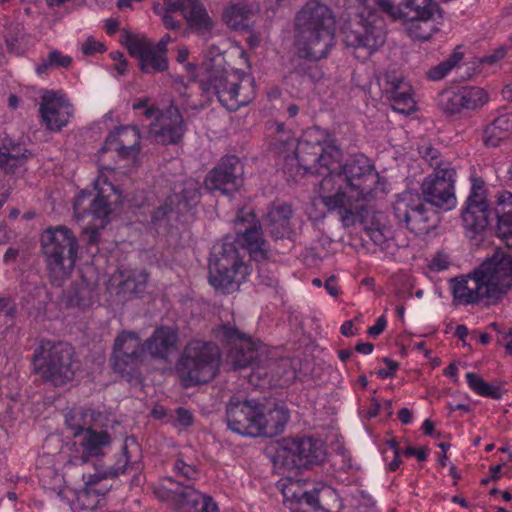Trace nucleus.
<instances>
[{"label":"nucleus","instance_id":"obj_1","mask_svg":"<svg viewBox=\"0 0 512 512\" xmlns=\"http://www.w3.org/2000/svg\"><path fill=\"white\" fill-rule=\"evenodd\" d=\"M296 157L305 173L323 176L317 190L321 203L344 227L355 224L364 203L387 192V182L364 155L342 164V152L335 145L303 140L297 145Z\"/></svg>","mask_w":512,"mask_h":512},{"label":"nucleus","instance_id":"obj_2","mask_svg":"<svg viewBox=\"0 0 512 512\" xmlns=\"http://www.w3.org/2000/svg\"><path fill=\"white\" fill-rule=\"evenodd\" d=\"M361 8L357 18L345 24L342 30L343 42L347 47L363 49L368 58L385 42V32L380 13L393 19H429L438 12L433 0H404L398 6L392 0H358Z\"/></svg>","mask_w":512,"mask_h":512},{"label":"nucleus","instance_id":"obj_3","mask_svg":"<svg viewBox=\"0 0 512 512\" xmlns=\"http://www.w3.org/2000/svg\"><path fill=\"white\" fill-rule=\"evenodd\" d=\"M295 47L314 62L326 58L335 44L336 19L329 6L308 1L295 15Z\"/></svg>","mask_w":512,"mask_h":512},{"label":"nucleus","instance_id":"obj_4","mask_svg":"<svg viewBox=\"0 0 512 512\" xmlns=\"http://www.w3.org/2000/svg\"><path fill=\"white\" fill-rule=\"evenodd\" d=\"M251 272L245 249L231 235L214 244L209 260L208 281L217 292L226 295L238 291Z\"/></svg>","mask_w":512,"mask_h":512},{"label":"nucleus","instance_id":"obj_5","mask_svg":"<svg viewBox=\"0 0 512 512\" xmlns=\"http://www.w3.org/2000/svg\"><path fill=\"white\" fill-rule=\"evenodd\" d=\"M220 362L221 353L216 344L194 339L183 349L175 369L183 386L188 388L212 381Z\"/></svg>","mask_w":512,"mask_h":512},{"label":"nucleus","instance_id":"obj_6","mask_svg":"<svg viewBox=\"0 0 512 512\" xmlns=\"http://www.w3.org/2000/svg\"><path fill=\"white\" fill-rule=\"evenodd\" d=\"M41 247L49 276L59 286L74 269L79 247L77 238L65 226L49 228L42 234Z\"/></svg>","mask_w":512,"mask_h":512},{"label":"nucleus","instance_id":"obj_7","mask_svg":"<svg viewBox=\"0 0 512 512\" xmlns=\"http://www.w3.org/2000/svg\"><path fill=\"white\" fill-rule=\"evenodd\" d=\"M33 362L41 378L55 386L71 381L76 370L73 347L63 342L41 340L34 351Z\"/></svg>","mask_w":512,"mask_h":512},{"label":"nucleus","instance_id":"obj_8","mask_svg":"<svg viewBox=\"0 0 512 512\" xmlns=\"http://www.w3.org/2000/svg\"><path fill=\"white\" fill-rule=\"evenodd\" d=\"M202 88L207 93H214L229 111H236L255 97L253 79L236 72L215 70L207 81L202 82Z\"/></svg>","mask_w":512,"mask_h":512},{"label":"nucleus","instance_id":"obj_9","mask_svg":"<svg viewBox=\"0 0 512 512\" xmlns=\"http://www.w3.org/2000/svg\"><path fill=\"white\" fill-rule=\"evenodd\" d=\"M113 168L103 166L99 170V176L94 181L97 195L90 200V193L82 191L74 200V214L78 219L92 214L97 219H104L111 213V205L121 202V195L117 188L109 181L106 172H112Z\"/></svg>","mask_w":512,"mask_h":512},{"label":"nucleus","instance_id":"obj_10","mask_svg":"<svg viewBox=\"0 0 512 512\" xmlns=\"http://www.w3.org/2000/svg\"><path fill=\"white\" fill-rule=\"evenodd\" d=\"M324 458L323 445L311 437L284 439L275 454V462L289 470L318 465Z\"/></svg>","mask_w":512,"mask_h":512},{"label":"nucleus","instance_id":"obj_11","mask_svg":"<svg viewBox=\"0 0 512 512\" xmlns=\"http://www.w3.org/2000/svg\"><path fill=\"white\" fill-rule=\"evenodd\" d=\"M122 456L116 464L103 472L89 474L87 477L83 474L84 488L78 494V500L88 509H93L99 503V497L105 496L112 487L111 480L120 474L126 473L133 469L136 462L132 463L128 455L127 442L122 447Z\"/></svg>","mask_w":512,"mask_h":512},{"label":"nucleus","instance_id":"obj_12","mask_svg":"<svg viewBox=\"0 0 512 512\" xmlns=\"http://www.w3.org/2000/svg\"><path fill=\"white\" fill-rule=\"evenodd\" d=\"M236 235L232 236L245 249L249 258L260 262L267 259L268 250L260 222L252 209H240L235 217Z\"/></svg>","mask_w":512,"mask_h":512},{"label":"nucleus","instance_id":"obj_13","mask_svg":"<svg viewBox=\"0 0 512 512\" xmlns=\"http://www.w3.org/2000/svg\"><path fill=\"white\" fill-rule=\"evenodd\" d=\"M393 213L399 224L415 234H427L434 224L431 223V211L423 203L420 196L404 192L397 196L393 203Z\"/></svg>","mask_w":512,"mask_h":512},{"label":"nucleus","instance_id":"obj_14","mask_svg":"<svg viewBox=\"0 0 512 512\" xmlns=\"http://www.w3.org/2000/svg\"><path fill=\"white\" fill-rule=\"evenodd\" d=\"M164 9L166 13L163 15V23L168 29L180 27V23L169 14L178 11L182 13L189 27L199 35L209 33L213 27V22L200 0H165Z\"/></svg>","mask_w":512,"mask_h":512},{"label":"nucleus","instance_id":"obj_15","mask_svg":"<svg viewBox=\"0 0 512 512\" xmlns=\"http://www.w3.org/2000/svg\"><path fill=\"white\" fill-rule=\"evenodd\" d=\"M260 402L243 395L235 394L230 397L225 411L228 428L242 436L255 437L256 421L260 415Z\"/></svg>","mask_w":512,"mask_h":512},{"label":"nucleus","instance_id":"obj_16","mask_svg":"<svg viewBox=\"0 0 512 512\" xmlns=\"http://www.w3.org/2000/svg\"><path fill=\"white\" fill-rule=\"evenodd\" d=\"M456 171L451 165L428 175L421 185L424 199L433 206L450 210L456 206Z\"/></svg>","mask_w":512,"mask_h":512},{"label":"nucleus","instance_id":"obj_17","mask_svg":"<svg viewBox=\"0 0 512 512\" xmlns=\"http://www.w3.org/2000/svg\"><path fill=\"white\" fill-rule=\"evenodd\" d=\"M144 344L135 332L123 331L114 340L110 358L112 369L119 374H131L143 361Z\"/></svg>","mask_w":512,"mask_h":512},{"label":"nucleus","instance_id":"obj_18","mask_svg":"<svg viewBox=\"0 0 512 512\" xmlns=\"http://www.w3.org/2000/svg\"><path fill=\"white\" fill-rule=\"evenodd\" d=\"M492 212L486 200L485 183L481 179L474 178L470 194L462 211V220L466 230L473 235L485 230L489 224Z\"/></svg>","mask_w":512,"mask_h":512},{"label":"nucleus","instance_id":"obj_19","mask_svg":"<svg viewBox=\"0 0 512 512\" xmlns=\"http://www.w3.org/2000/svg\"><path fill=\"white\" fill-rule=\"evenodd\" d=\"M39 113L41 122L47 130L59 132L74 116V108L62 93L45 91L41 96Z\"/></svg>","mask_w":512,"mask_h":512},{"label":"nucleus","instance_id":"obj_20","mask_svg":"<svg viewBox=\"0 0 512 512\" xmlns=\"http://www.w3.org/2000/svg\"><path fill=\"white\" fill-rule=\"evenodd\" d=\"M243 165L237 156L223 157L218 165L206 175L204 185L207 190H218L222 194L237 191L242 184Z\"/></svg>","mask_w":512,"mask_h":512},{"label":"nucleus","instance_id":"obj_21","mask_svg":"<svg viewBox=\"0 0 512 512\" xmlns=\"http://www.w3.org/2000/svg\"><path fill=\"white\" fill-rule=\"evenodd\" d=\"M479 268L493 299H498L512 286V255L497 252Z\"/></svg>","mask_w":512,"mask_h":512},{"label":"nucleus","instance_id":"obj_22","mask_svg":"<svg viewBox=\"0 0 512 512\" xmlns=\"http://www.w3.org/2000/svg\"><path fill=\"white\" fill-rule=\"evenodd\" d=\"M127 48L130 55L138 60L143 73H160L168 69L167 55L146 38H129Z\"/></svg>","mask_w":512,"mask_h":512},{"label":"nucleus","instance_id":"obj_23","mask_svg":"<svg viewBox=\"0 0 512 512\" xmlns=\"http://www.w3.org/2000/svg\"><path fill=\"white\" fill-rule=\"evenodd\" d=\"M200 183L193 179L187 178L176 184L173 193L168 197L165 207L159 208L153 218L165 216L168 211L175 210L177 213H185L198 205L201 198Z\"/></svg>","mask_w":512,"mask_h":512},{"label":"nucleus","instance_id":"obj_24","mask_svg":"<svg viewBox=\"0 0 512 512\" xmlns=\"http://www.w3.org/2000/svg\"><path fill=\"white\" fill-rule=\"evenodd\" d=\"M452 293L455 300L464 305L478 303L484 298L493 299L480 268L466 277L454 279Z\"/></svg>","mask_w":512,"mask_h":512},{"label":"nucleus","instance_id":"obj_25","mask_svg":"<svg viewBox=\"0 0 512 512\" xmlns=\"http://www.w3.org/2000/svg\"><path fill=\"white\" fill-rule=\"evenodd\" d=\"M79 438V446L82 452L81 454L70 456L66 466H81L88 463L90 457L103 456L105 450L111 446L112 442L110 434L104 430H86Z\"/></svg>","mask_w":512,"mask_h":512},{"label":"nucleus","instance_id":"obj_26","mask_svg":"<svg viewBox=\"0 0 512 512\" xmlns=\"http://www.w3.org/2000/svg\"><path fill=\"white\" fill-rule=\"evenodd\" d=\"M260 415L256 421L258 432L255 437H274L283 432L288 420L289 411L281 404H264L260 402Z\"/></svg>","mask_w":512,"mask_h":512},{"label":"nucleus","instance_id":"obj_27","mask_svg":"<svg viewBox=\"0 0 512 512\" xmlns=\"http://www.w3.org/2000/svg\"><path fill=\"white\" fill-rule=\"evenodd\" d=\"M185 124L178 108L170 107L158 123L151 124L150 133L155 141L162 145L176 144L181 141Z\"/></svg>","mask_w":512,"mask_h":512},{"label":"nucleus","instance_id":"obj_28","mask_svg":"<svg viewBox=\"0 0 512 512\" xmlns=\"http://www.w3.org/2000/svg\"><path fill=\"white\" fill-rule=\"evenodd\" d=\"M101 151H116L123 158L136 157L140 152V133L135 126H126L109 133Z\"/></svg>","mask_w":512,"mask_h":512},{"label":"nucleus","instance_id":"obj_29","mask_svg":"<svg viewBox=\"0 0 512 512\" xmlns=\"http://www.w3.org/2000/svg\"><path fill=\"white\" fill-rule=\"evenodd\" d=\"M292 216L293 209L290 204L280 200L271 203L265 214L264 223L274 239H283L290 235Z\"/></svg>","mask_w":512,"mask_h":512},{"label":"nucleus","instance_id":"obj_30","mask_svg":"<svg viewBox=\"0 0 512 512\" xmlns=\"http://www.w3.org/2000/svg\"><path fill=\"white\" fill-rule=\"evenodd\" d=\"M369 203H364L363 207H361L355 222L361 219L365 223V232L368 237L382 251H387L395 245L393 230L386 224L385 216L381 212H374L369 220H364L362 211Z\"/></svg>","mask_w":512,"mask_h":512},{"label":"nucleus","instance_id":"obj_31","mask_svg":"<svg viewBox=\"0 0 512 512\" xmlns=\"http://www.w3.org/2000/svg\"><path fill=\"white\" fill-rule=\"evenodd\" d=\"M177 341L176 330L170 327H160L144 342V347L152 357L166 359L176 349Z\"/></svg>","mask_w":512,"mask_h":512},{"label":"nucleus","instance_id":"obj_32","mask_svg":"<svg viewBox=\"0 0 512 512\" xmlns=\"http://www.w3.org/2000/svg\"><path fill=\"white\" fill-rule=\"evenodd\" d=\"M389 99L393 110L410 114L416 110V103L412 97L411 85L402 78L392 77L388 80Z\"/></svg>","mask_w":512,"mask_h":512},{"label":"nucleus","instance_id":"obj_33","mask_svg":"<svg viewBox=\"0 0 512 512\" xmlns=\"http://www.w3.org/2000/svg\"><path fill=\"white\" fill-rule=\"evenodd\" d=\"M497 218V235L512 248V193L502 191L498 194L494 209Z\"/></svg>","mask_w":512,"mask_h":512},{"label":"nucleus","instance_id":"obj_34","mask_svg":"<svg viewBox=\"0 0 512 512\" xmlns=\"http://www.w3.org/2000/svg\"><path fill=\"white\" fill-rule=\"evenodd\" d=\"M31 153L19 144L0 142V168L5 173H14L24 164Z\"/></svg>","mask_w":512,"mask_h":512},{"label":"nucleus","instance_id":"obj_35","mask_svg":"<svg viewBox=\"0 0 512 512\" xmlns=\"http://www.w3.org/2000/svg\"><path fill=\"white\" fill-rule=\"evenodd\" d=\"M259 358L258 346L251 338L235 344L229 351L228 359L234 368H246Z\"/></svg>","mask_w":512,"mask_h":512},{"label":"nucleus","instance_id":"obj_36","mask_svg":"<svg viewBox=\"0 0 512 512\" xmlns=\"http://www.w3.org/2000/svg\"><path fill=\"white\" fill-rule=\"evenodd\" d=\"M65 422L73 437L78 438L81 437L86 430L92 429L93 416L90 410L74 408L65 415Z\"/></svg>","mask_w":512,"mask_h":512},{"label":"nucleus","instance_id":"obj_37","mask_svg":"<svg viewBox=\"0 0 512 512\" xmlns=\"http://www.w3.org/2000/svg\"><path fill=\"white\" fill-rule=\"evenodd\" d=\"M119 274L120 285L125 292L138 294L145 290L148 280L146 271L123 270Z\"/></svg>","mask_w":512,"mask_h":512},{"label":"nucleus","instance_id":"obj_38","mask_svg":"<svg viewBox=\"0 0 512 512\" xmlns=\"http://www.w3.org/2000/svg\"><path fill=\"white\" fill-rule=\"evenodd\" d=\"M406 31L413 40L427 41L437 31L433 18L404 20Z\"/></svg>","mask_w":512,"mask_h":512},{"label":"nucleus","instance_id":"obj_39","mask_svg":"<svg viewBox=\"0 0 512 512\" xmlns=\"http://www.w3.org/2000/svg\"><path fill=\"white\" fill-rule=\"evenodd\" d=\"M458 92L463 110H474L487 102V93L480 87H462Z\"/></svg>","mask_w":512,"mask_h":512},{"label":"nucleus","instance_id":"obj_40","mask_svg":"<svg viewBox=\"0 0 512 512\" xmlns=\"http://www.w3.org/2000/svg\"><path fill=\"white\" fill-rule=\"evenodd\" d=\"M251 10L244 4H235L226 8L223 12V20L234 30L244 28Z\"/></svg>","mask_w":512,"mask_h":512},{"label":"nucleus","instance_id":"obj_41","mask_svg":"<svg viewBox=\"0 0 512 512\" xmlns=\"http://www.w3.org/2000/svg\"><path fill=\"white\" fill-rule=\"evenodd\" d=\"M204 498H206V496L201 494L192 485L180 482L179 497L177 498L176 505L180 507L189 506L196 508L202 503Z\"/></svg>","mask_w":512,"mask_h":512},{"label":"nucleus","instance_id":"obj_42","mask_svg":"<svg viewBox=\"0 0 512 512\" xmlns=\"http://www.w3.org/2000/svg\"><path fill=\"white\" fill-rule=\"evenodd\" d=\"M463 59V53L454 51L452 55L438 65L432 67L427 76L429 79L437 81L443 79L455 66Z\"/></svg>","mask_w":512,"mask_h":512},{"label":"nucleus","instance_id":"obj_43","mask_svg":"<svg viewBox=\"0 0 512 512\" xmlns=\"http://www.w3.org/2000/svg\"><path fill=\"white\" fill-rule=\"evenodd\" d=\"M180 482L173 480L171 477H167L163 480L155 489V495L163 501H172L177 504V498L179 497Z\"/></svg>","mask_w":512,"mask_h":512},{"label":"nucleus","instance_id":"obj_44","mask_svg":"<svg viewBox=\"0 0 512 512\" xmlns=\"http://www.w3.org/2000/svg\"><path fill=\"white\" fill-rule=\"evenodd\" d=\"M216 337L232 344L233 346L240 343V341L249 338L230 322L219 325L216 330Z\"/></svg>","mask_w":512,"mask_h":512},{"label":"nucleus","instance_id":"obj_45","mask_svg":"<svg viewBox=\"0 0 512 512\" xmlns=\"http://www.w3.org/2000/svg\"><path fill=\"white\" fill-rule=\"evenodd\" d=\"M446 114H457L463 110L458 90H448L441 94L439 102Z\"/></svg>","mask_w":512,"mask_h":512},{"label":"nucleus","instance_id":"obj_46","mask_svg":"<svg viewBox=\"0 0 512 512\" xmlns=\"http://www.w3.org/2000/svg\"><path fill=\"white\" fill-rule=\"evenodd\" d=\"M507 138L509 137L504 135V132L493 122L487 125L483 132V143L487 147H497Z\"/></svg>","mask_w":512,"mask_h":512},{"label":"nucleus","instance_id":"obj_47","mask_svg":"<svg viewBox=\"0 0 512 512\" xmlns=\"http://www.w3.org/2000/svg\"><path fill=\"white\" fill-rule=\"evenodd\" d=\"M420 154L426 160V162H428V164L434 169V172H437L438 170L445 168V165H451L449 162L443 161L440 152L431 146L422 147L420 150Z\"/></svg>","mask_w":512,"mask_h":512},{"label":"nucleus","instance_id":"obj_48","mask_svg":"<svg viewBox=\"0 0 512 512\" xmlns=\"http://www.w3.org/2000/svg\"><path fill=\"white\" fill-rule=\"evenodd\" d=\"M174 471L178 477L183 478V480L187 482L195 481L199 475L194 466L187 464L181 459L175 461Z\"/></svg>","mask_w":512,"mask_h":512},{"label":"nucleus","instance_id":"obj_49","mask_svg":"<svg viewBox=\"0 0 512 512\" xmlns=\"http://www.w3.org/2000/svg\"><path fill=\"white\" fill-rule=\"evenodd\" d=\"M466 379L469 387L478 395L483 396V394L486 393L485 389L488 388V383L481 376L473 372H468Z\"/></svg>","mask_w":512,"mask_h":512},{"label":"nucleus","instance_id":"obj_50","mask_svg":"<svg viewBox=\"0 0 512 512\" xmlns=\"http://www.w3.org/2000/svg\"><path fill=\"white\" fill-rule=\"evenodd\" d=\"M49 63L52 64V68H68L72 63V58L68 55H63L57 50H54L49 52Z\"/></svg>","mask_w":512,"mask_h":512},{"label":"nucleus","instance_id":"obj_51","mask_svg":"<svg viewBox=\"0 0 512 512\" xmlns=\"http://www.w3.org/2000/svg\"><path fill=\"white\" fill-rule=\"evenodd\" d=\"M81 51L84 55H94L97 53H103L105 51L104 45L96 41L94 38L89 37L81 46Z\"/></svg>","mask_w":512,"mask_h":512},{"label":"nucleus","instance_id":"obj_52","mask_svg":"<svg viewBox=\"0 0 512 512\" xmlns=\"http://www.w3.org/2000/svg\"><path fill=\"white\" fill-rule=\"evenodd\" d=\"M450 264L449 256L444 253H438L429 263L430 270L439 272L448 268Z\"/></svg>","mask_w":512,"mask_h":512},{"label":"nucleus","instance_id":"obj_53","mask_svg":"<svg viewBox=\"0 0 512 512\" xmlns=\"http://www.w3.org/2000/svg\"><path fill=\"white\" fill-rule=\"evenodd\" d=\"M493 123L504 132V135L509 137L512 134V112L497 117Z\"/></svg>","mask_w":512,"mask_h":512},{"label":"nucleus","instance_id":"obj_54","mask_svg":"<svg viewBox=\"0 0 512 512\" xmlns=\"http://www.w3.org/2000/svg\"><path fill=\"white\" fill-rule=\"evenodd\" d=\"M387 445L391 449L393 453V459L388 464V468L390 471H396L401 465L400 452L398 448V443L395 440H390L387 442Z\"/></svg>","mask_w":512,"mask_h":512},{"label":"nucleus","instance_id":"obj_55","mask_svg":"<svg viewBox=\"0 0 512 512\" xmlns=\"http://www.w3.org/2000/svg\"><path fill=\"white\" fill-rule=\"evenodd\" d=\"M383 362L386 364V369H380L378 371V375L382 378V379H386V378H389V377H392L395 373V371L398 369L399 365L397 362L389 359V358H384L383 359Z\"/></svg>","mask_w":512,"mask_h":512},{"label":"nucleus","instance_id":"obj_56","mask_svg":"<svg viewBox=\"0 0 512 512\" xmlns=\"http://www.w3.org/2000/svg\"><path fill=\"white\" fill-rule=\"evenodd\" d=\"M505 56V50L500 48L490 55L481 58L480 63L483 66H492Z\"/></svg>","mask_w":512,"mask_h":512},{"label":"nucleus","instance_id":"obj_57","mask_svg":"<svg viewBox=\"0 0 512 512\" xmlns=\"http://www.w3.org/2000/svg\"><path fill=\"white\" fill-rule=\"evenodd\" d=\"M300 69L313 81L316 82L320 80L323 76L322 71L319 69L317 64H312L307 66L305 69L302 65L300 66Z\"/></svg>","mask_w":512,"mask_h":512},{"label":"nucleus","instance_id":"obj_58","mask_svg":"<svg viewBox=\"0 0 512 512\" xmlns=\"http://www.w3.org/2000/svg\"><path fill=\"white\" fill-rule=\"evenodd\" d=\"M177 421L182 426L187 427V426L192 425V423H193V416H192V414L188 410H186L184 408H179L177 410Z\"/></svg>","mask_w":512,"mask_h":512},{"label":"nucleus","instance_id":"obj_59","mask_svg":"<svg viewBox=\"0 0 512 512\" xmlns=\"http://www.w3.org/2000/svg\"><path fill=\"white\" fill-rule=\"evenodd\" d=\"M386 324V318L384 316H380L377 319L375 325L368 329V334L372 337H377L384 331Z\"/></svg>","mask_w":512,"mask_h":512},{"label":"nucleus","instance_id":"obj_60","mask_svg":"<svg viewBox=\"0 0 512 512\" xmlns=\"http://www.w3.org/2000/svg\"><path fill=\"white\" fill-rule=\"evenodd\" d=\"M403 454L407 457L415 456L418 459V461H425L427 458V453L425 449H416L411 446L407 447L403 451Z\"/></svg>","mask_w":512,"mask_h":512},{"label":"nucleus","instance_id":"obj_61","mask_svg":"<svg viewBox=\"0 0 512 512\" xmlns=\"http://www.w3.org/2000/svg\"><path fill=\"white\" fill-rule=\"evenodd\" d=\"M325 289L332 297H337L339 295V289L336 283V277L330 276L325 282Z\"/></svg>","mask_w":512,"mask_h":512},{"label":"nucleus","instance_id":"obj_62","mask_svg":"<svg viewBox=\"0 0 512 512\" xmlns=\"http://www.w3.org/2000/svg\"><path fill=\"white\" fill-rule=\"evenodd\" d=\"M200 512H219L217 504L209 496H206L201 503Z\"/></svg>","mask_w":512,"mask_h":512},{"label":"nucleus","instance_id":"obj_63","mask_svg":"<svg viewBox=\"0 0 512 512\" xmlns=\"http://www.w3.org/2000/svg\"><path fill=\"white\" fill-rule=\"evenodd\" d=\"M14 309L12 301L8 297L0 298V313H4L5 315H10Z\"/></svg>","mask_w":512,"mask_h":512},{"label":"nucleus","instance_id":"obj_64","mask_svg":"<svg viewBox=\"0 0 512 512\" xmlns=\"http://www.w3.org/2000/svg\"><path fill=\"white\" fill-rule=\"evenodd\" d=\"M144 115L148 119L155 118L157 122H159L163 116L161 111L154 106L146 107L144 110Z\"/></svg>","mask_w":512,"mask_h":512}]
</instances>
